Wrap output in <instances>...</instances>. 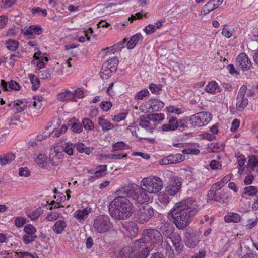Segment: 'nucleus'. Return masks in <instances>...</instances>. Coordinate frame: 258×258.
I'll use <instances>...</instances> for the list:
<instances>
[{"label": "nucleus", "instance_id": "obj_1", "mask_svg": "<svg viewBox=\"0 0 258 258\" xmlns=\"http://www.w3.org/2000/svg\"><path fill=\"white\" fill-rule=\"evenodd\" d=\"M199 210L196 202L191 198L176 203L170 211L169 214L179 229H184L189 223L190 218Z\"/></svg>", "mask_w": 258, "mask_h": 258}, {"label": "nucleus", "instance_id": "obj_2", "mask_svg": "<svg viewBox=\"0 0 258 258\" xmlns=\"http://www.w3.org/2000/svg\"><path fill=\"white\" fill-rule=\"evenodd\" d=\"M118 196L110 203L108 209L109 214L115 219H125L133 213V206L126 198L123 190L117 191Z\"/></svg>", "mask_w": 258, "mask_h": 258}, {"label": "nucleus", "instance_id": "obj_3", "mask_svg": "<svg viewBox=\"0 0 258 258\" xmlns=\"http://www.w3.org/2000/svg\"><path fill=\"white\" fill-rule=\"evenodd\" d=\"M141 185L147 192L152 194L159 192L163 187L162 180L157 176L144 178Z\"/></svg>", "mask_w": 258, "mask_h": 258}, {"label": "nucleus", "instance_id": "obj_4", "mask_svg": "<svg viewBox=\"0 0 258 258\" xmlns=\"http://www.w3.org/2000/svg\"><path fill=\"white\" fill-rule=\"evenodd\" d=\"M174 247L177 253L181 252L183 248V245L181 242L180 235L177 232H174L167 236L165 239L164 248L167 253L172 255L173 254L172 246Z\"/></svg>", "mask_w": 258, "mask_h": 258}, {"label": "nucleus", "instance_id": "obj_5", "mask_svg": "<svg viewBox=\"0 0 258 258\" xmlns=\"http://www.w3.org/2000/svg\"><path fill=\"white\" fill-rule=\"evenodd\" d=\"M112 223L107 215H100L94 220L93 228L97 233L103 234L108 231L112 227Z\"/></svg>", "mask_w": 258, "mask_h": 258}, {"label": "nucleus", "instance_id": "obj_6", "mask_svg": "<svg viewBox=\"0 0 258 258\" xmlns=\"http://www.w3.org/2000/svg\"><path fill=\"white\" fill-rule=\"evenodd\" d=\"M123 191L124 195H126L127 197L130 198L136 204H144L149 200V197L143 187L131 188L126 191H125L123 188Z\"/></svg>", "mask_w": 258, "mask_h": 258}, {"label": "nucleus", "instance_id": "obj_7", "mask_svg": "<svg viewBox=\"0 0 258 258\" xmlns=\"http://www.w3.org/2000/svg\"><path fill=\"white\" fill-rule=\"evenodd\" d=\"M147 240L144 237L135 241L132 247L139 258H146L149 253V249L147 245Z\"/></svg>", "mask_w": 258, "mask_h": 258}, {"label": "nucleus", "instance_id": "obj_8", "mask_svg": "<svg viewBox=\"0 0 258 258\" xmlns=\"http://www.w3.org/2000/svg\"><path fill=\"white\" fill-rule=\"evenodd\" d=\"M211 114L206 112H198L190 117V122L194 126H202L211 120Z\"/></svg>", "mask_w": 258, "mask_h": 258}, {"label": "nucleus", "instance_id": "obj_9", "mask_svg": "<svg viewBox=\"0 0 258 258\" xmlns=\"http://www.w3.org/2000/svg\"><path fill=\"white\" fill-rule=\"evenodd\" d=\"M144 236L148 237L149 241L152 244H161L163 242V238L161 232L155 229H147L144 230Z\"/></svg>", "mask_w": 258, "mask_h": 258}, {"label": "nucleus", "instance_id": "obj_10", "mask_svg": "<svg viewBox=\"0 0 258 258\" xmlns=\"http://www.w3.org/2000/svg\"><path fill=\"white\" fill-rule=\"evenodd\" d=\"M247 89V86L244 85L241 87L238 91L236 97V106L239 111H242L248 104V100L245 97Z\"/></svg>", "mask_w": 258, "mask_h": 258}, {"label": "nucleus", "instance_id": "obj_11", "mask_svg": "<svg viewBox=\"0 0 258 258\" xmlns=\"http://www.w3.org/2000/svg\"><path fill=\"white\" fill-rule=\"evenodd\" d=\"M153 209L148 206H144L140 208L138 211V220L140 223L148 221L154 215Z\"/></svg>", "mask_w": 258, "mask_h": 258}, {"label": "nucleus", "instance_id": "obj_12", "mask_svg": "<svg viewBox=\"0 0 258 258\" xmlns=\"http://www.w3.org/2000/svg\"><path fill=\"white\" fill-rule=\"evenodd\" d=\"M25 234L23 236V240L25 244H28L37 238L36 229L31 224H27L24 228Z\"/></svg>", "mask_w": 258, "mask_h": 258}, {"label": "nucleus", "instance_id": "obj_13", "mask_svg": "<svg viewBox=\"0 0 258 258\" xmlns=\"http://www.w3.org/2000/svg\"><path fill=\"white\" fill-rule=\"evenodd\" d=\"M118 60L116 57L109 59L102 67L101 77L104 78V74L108 75L116 69Z\"/></svg>", "mask_w": 258, "mask_h": 258}, {"label": "nucleus", "instance_id": "obj_14", "mask_svg": "<svg viewBox=\"0 0 258 258\" xmlns=\"http://www.w3.org/2000/svg\"><path fill=\"white\" fill-rule=\"evenodd\" d=\"M185 156L181 154H170L159 160L160 165L177 164L183 161Z\"/></svg>", "mask_w": 258, "mask_h": 258}, {"label": "nucleus", "instance_id": "obj_15", "mask_svg": "<svg viewBox=\"0 0 258 258\" xmlns=\"http://www.w3.org/2000/svg\"><path fill=\"white\" fill-rule=\"evenodd\" d=\"M181 184V178L175 177L169 182L166 187V191L171 196H175L180 191Z\"/></svg>", "mask_w": 258, "mask_h": 258}, {"label": "nucleus", "instance_id": "obj_16", "mask_svg": "<svg viewBox=\"0 0 258 258\" xmlns=\"http://www.w3.org/2000/svg\"><path fill=\"white\" fill-rule=\"evenodd\" d=\"M63 158V154L58 149L54 148L50 149L49 161L52 165L55 166L59 165L62 162Z\"/></svg>", "mask_w": 258, "mask_h": 258}, {"label": "nucleus", "instance_id": "obj_17", "mask_svg": "<svg viewBox=\"0 0 258 258\" xmlns=\"http://www.w3.org/2000/svg\"><path fill=\"white\" fill-rule=\"evenodd\" d=\"M208 195L212 200L219 203L226 202L230 198V194L224 190L218 192H213V190H210Z\"/></svg>", "mask_w": 258, "mask_h": 258}, {"label": "nucleus", "instance_id": "obj_18", "mask_svg": "<svg viewBox=\"0 0 258 258\" xmlns=\"http://www.w3.org/2000/svg\"><path fill=\"white\" fill-rule=\"evenodd\" d=\"M236 65L242 71H247L250 69L252 64L246 54L241 53L236 58Z\"/></svg>", "mask_w": 258, "mask_h": 258}, {"label": "nucleus", "instance_id": "obj_19", "mask_svg": "<svg viewBox=\"0 0 258 258\" xmlns=\"http://www.w3.org/2000/svg\"><path fill=\"white\" fill-rule=\"evenodd\" d=\"M185 237V244L189 248L196 247L200 241L199 236L194 232H187Z\"/></svg>", "mask_w": 258, "mask_h": 258}, {"label": "nucleus", "instance_id": "obj_20", "mask_svg": "<svg viewBox=\"0 0 258 258\" xmlns=\"http://www.w3.org/2000/svg\"><path fill=\"white\" fill-rule=\"evenodd\" d=\"M168 118V123L162 125L159 128L160 131L162 132L173 131L177 128L179 124L177 118L175 116H170Z\"/></svg>", "mask_w": 258, "mask_h": 258}, {"label": "nucleus", "instance_id": "obj_21", "mask_svg": "<svg viewBox=\"0 0 258 258\" xmlns=\"http://www.w3.org/2000/svg\"><path fill=\"white\" fill-rule=\"evenodd\" d=\"M22 32L24 35L31 38L33 34L39 35L42 32V28L37 25H31L28 28H25L22 30Z\"/></svg>", "mask_w": 258, "mask_h": 258}, {"label": "nucleus", "instance_id": "obj_22", "mask_svg": "<svg viewBox=\"0 0 258 258\" xmlns=\"http://www.w3.org/2000/svg\"><path fill=\"white\" fill-rule=\"evenodd\" d=\"M1 83L3 89L5 91L19 90L21 88L20 84L13 80L9 81L8 84L5 80H1Z\"/></svg>", "mask_w": 258, "mask_h": 258}, {"label": "nucleus", "instance_id": "obj_23", "mask_svg": "<svg viewBox=\"0 0 258 258\" xmlns=\"http://www.w3.org/2000/svg\"><path fill=\"white\" fill-rule=\"evenodd\" d=\"M90 212L91 208L87 207L83 210L76 211L74 213V217L81 223L88 217Z\"/></svg>", "mask_w": 258, "mask_h": 258}, {"label": "nucleus", "instance_id": "obj_24", "mask_svg": "<svg viewBox=\"0 0 258 258\" xmlns=\"http://www.w3.org/2000/svg\"><path fill=\"white\" fill-rule=\"evenodd\" d=\"M57 99L60 101H73L74 99L73 92L69 90H66L64 92H61L57 95Z\"/></svg>", "mask_w": 258, "mask_h": 258}, {"label": "nucleus", "instance_id": "obj_25", "mask_svg": "<svg viewBox=\"0 0 258 258\" xmlns=\"http://www.w3.org/2000/svg\"><path fill=\"white\" fill-rule=\"evenodd\" d=\"M16 157L15 155L13 153H8L0 155V164L4 166L9 164L14 160Z\"/></svg>", "mask_w": 258, "mask_h": 258}, {"label": "nucleus", "instance_id": "obj_26", "mask_svg": "<svg viewBox=\"0 0 258 258\" xmlns=\"http://www.w3.org/2000/svg\"><path fill=\"white\" fill-rule=\"evenodd\" d=\"M66 226V222L63 220H60L55 222L52 229L55 233L60 234L63 232Z\"/></svg>", "mask_w": 258, "mask_h": 258}, {"label": "nucleus", "instance_id": "obj_27", "mask_svg": "<svg viewBox=\"0 0 258 258\" xmlns=\"http://www.w3.org/2000/svg\"><path fill=\"white\" fill-rule=\"evenodd\" d=\"M98 124L103 131H108L114 128V125L110 121L105 119L103 117H99Z\"/></svg>", "mask_w": 258, "mask_h": 258}, {"label": "nucleus", "instance_id": "obj_28", "mask_svg": "<svg viewBox=\"0 0 258 258\" xmlns=\"http://www.w3.org/2000/svg\"><path fill=\"white\" fill-rule=\"evenodd\" d=\"M76 148L77 151L80 153H84L87 155H89L94 150L93 147L86 146L84 144L78 143L75 144Z\"/></svg>", "mask_w": 258, "mask_h": 258}, {"label": "nucleus", "instance_id": "obj_29", "mask_svg": "<svg viewBox=\"0 0 258 258\" xmlns=\"http://www.w3.org/2000/svg\"><path fill=\"white\" fill-rule=\"evenodd\" d=\"M249 169L258 172V156H251L248 160Z\"/></svg>", "mask_w": 258, "mask_h": 258}, {"label": "nucleus", "instance_id": "obj_30", "mask_svg": "<svg viewBox=\"0 0 258 258\" xmlns=\"http://www.w3.org/2000/svg\"><path fill=\"white\" fill-rule=\"evenodd\" d=\"M205 91L211 94H215L219 92L218 84L215 81H211L206 86Z\"/></svg>", "mask_w": 258, "mask_h": 258}, {"label": "nucleus", "instance_id": "obj_31", "mask_svg": "<svg viewBox=\"0 0 258 258\" xmlns=\"http://www.w3.org/2000/svg\"><path fill=\"white\" fill-rule=\"evenodd\" d=\"M47 156L44 154H39L35 159L36 163L40 167L44 168L47 164Z\"/></svg>", "mask_w": 258, "mask_h": 258}, {"label": "nucleus", "instance_id": "obj_32", "mask_svg": "<svg viewBox=\"0 0 258 258\" xmlns=\"http://www.w3.org/2000/svg\"><path fill=\"white\" fill-rule=\"evenodd\" d=\"M225 221L227 222L238 223L241 220L240 216L235 213H230L225 217Z\"/></svg>", "mask_w": 258, "mask_h": 258}, {"label": "nucleus", "instance_id": "obj_33", "mask_svg": "<svg viewBox=\"0 0 258 258\" xmlns=\"http://www.w3.org/2000/svg\"><path fill=\"white\" fill-rule=\"evenodd\" d=\"M142 38V35L140 34H136L133 35L126 44L127 48L130 49L134 48L140 39Z\"/></svg>", "mask_w": 258, "mask_h": 258}, {"label": "nucleus", "instance_id": "obj_34", "mask_svg": "<svg viewBox=\"0 0 258 258\" xmlns=\"http://www.w3.org/2000/svg\"><path fill=\"white\" fill-rule=\"evenodd\" d=\"M164 103L157 99H152L150 101V107L154 111H158L162 109Z\"/></svg>", "mask_w": 258, "mask_h": 258}, {"label": "nucleus", "instance_id": "obj_35", "mask_svg": "<svg viewBox=\"0 0 258 258\" xmlns=\"http://www.w3.org/2000/svg\"><path fill=\"white\" fill-rule=\"evenodd\" d=\"M160 231L163 233V234L166 237L171 233H174L173 228L171 226L169 223H165L160 228Z\"/></svg>", "mask_w": 258, "mask_h": 258}, {"label": "nucleus", "instance_id": "obj_36", "mask_svg": "<svg viewBox=\"0 0 258 258\" xmlns=\"http://www.w3.org/2000/svg\"><path fill=\"white\" fill-rule=\"evenodd\" d=\"M151 119L148 118V114L141 115L139 118V125L142 127L147 129L149 127Z\"/></svg>", "mask_w": 258, "mask_h": 258}, {"label": "nucleus", "instance_id": "obj_37", "mask_svg": "<svg viewBox=\"0 0 258 258\" xmlns=\"http://www.w3.org/2000/svg\"><path fill=\"white\" fill-rule=\"evenodd\" d=\"M217 7L215 6V4L212 2L211 0L209 1L206 5L204 6L202 9V13L204 14H207L214 10Z\"/></svg>", "mask_w": 258, "mask_h": 258}, {"label": "nucleus", "instance_id": "obj_38", "mask_svg": "<svg viewBox=\"0 0 258 258\" xmlns=\"http://www.w3.org/2000/svg\"><path fill=\"white\" fill-rule=\"evenodd\" d=\"M107 170V165H102L97 166V170L94 172V175L96 178H100L105 174Z\"/></svg>", "mask_w": 258, "mask_h": 258}, {"label": "nucleus", "instance_id": "obj_39", "mask_svg": "<svg viewBox=\"0 0 258 258\" xmlns=\"http://www.w3.org/2000/svg\"><path fill=\"white\" fill-rule=\"evenodd\" d=\"M208 148L210 152H219L223 149L224 146L222 144L213 143L210 144V145H209Z\"/></svg>", "mask_w": 258, "mask_h": 258}, {"label": "nucleus", "instance_id": "obj_40", "mask_svg": "<svg viewBox=\"0 0 258 258\" xmlns=\"http://www.w3.org/2000/svg\"><path fill=\"white\" fill-rule=\"evenodd\" d=\"M75 147H76L75 144H73L70 143H66L62 146L63 151L69 155H72L74 153V148Z\"/></svg>", "mask_w": 258, "mask_h": 258}, {"label": "nucleus", "instance_id": "obj_41", "mask_svg": "<svg viewBox=\"0 0 258 258\" xmlns=\"http://www.w3.org/2000/svg\"><path fill=\"white\" fill-rule=\"evenodd\" d=\"M6 47L12 51H15L18 46V42L14 40H9L6 42Z\"/></svg>", "mask_w": 258, "mask_h": 258}, {"label": "nucleus", "instance_id": "obj_42", "mask_svg": "<svg viewBox=\"0 0 258 258\" xmlns=\"http://www.w3.org/2000/svg\"><path fill=\"white\" fill-rule=\"evenodd\" d=\"M158 200L159 202L164 206H166L170 201V198L168 195L165 192H161L159 195Z\"/></svg>", "mask_w": 258, "mask_h": 258}, {"label": "nucleus", "instance_id": "obj_43", "mask_svg": "<svg viewBox=\"0 0 258 258\" xmlns=\"http://www.w3.org/2000/svg\"><path fill=\"white\" fill-rule=\"evenodd\" d=\"M30 78L32 84V89L33 90H36L40 86L39 79L34 75H31Z\"/></svg>", "mask_w": 258, "mask_h": 258}, {"label": "nucleus", "instance_id": "obj_44", "mask_svg": "<svg viewBox=\"0 0 258 258\" xmlns=\"http://www.w3.org/2000/svg\"><path fill=\"white\" fill-rule=\"evenodd\" d=\"M36 59L38 60L37 65L40 69L44 68L45 64L48 61L47 57L43 56L42 55L37 57Z\"/></svg>", "mask_w": 258, "mask_h": 258}, {"label": "nucleus", "instance_id": "obj_45", "mask_svg": "<svg viewBox=\"0 0 258 258\" xmlns=\"http://www.w3.org/2000/svg\"><path fill=\"white\" fill-rule=\"evenodd\" d=\"M148 118L154 121H161L164 119V114L163 113L149 114Z\"/></svg>", "mask_w": 258, "mask_h": 258}, {"label": "nucleus", "instance_id": "obj_46", "mask_svg": "<svg viewBox=\"0 0 258 258\" xmlns=\"http://www.w3.org/2000/svg\"><path fill=\"white\" fill-rule=\"evenodd\" d=\"M258 192L257 188L253 186H247L244 189V194L249 196H254Z\"/></svg>", "mask_w": 258, "mask_h": 258}, {"label": "nucleus", "instance_id": "obj_47", "mask_svg": "<svg viewBox=\"0 0 258 258\" xmlns=\"http://www.w3.org/2000/svg\"><path fill=\"white\" fill-rule=\"evenodd\" d=\"M149 94V92L147 89L142 90L136 93L135 99L136 100H142L144 97L147 96Z\"/></svg>", "mask_w": 258, "mask_h": 258}, {"label": "nucleus", "instance_id": "obj_48", "mask_svg": "<svg viewBox=\"0 0 258 258\" xmlns=\"http://www.w3.org/2000/svg\"><path fill=\"white\" fill-rule=\"evenodd\" d=\"M82 123L85 130H92L94 127L93 122L89 118H84L82 120Z\"/></svg>", "mask_w": 258, "mask_h": 258}, {"label": "nucleus", "instance_id": "obj_49", "mask_svg": "<svg viewBox=\"0 0 258 258\" xmlns=\"http://www.w3.org/2000/svg\"><path fill=\"white\" fill-rule=\"evenodd\" d=\"M16 255L20 258H37L36 255H34L29 252H16Z\"/></svg>", "mask_w": 258, "mask_h": 258}, {"label": "nucleus", "instance_id": "obj_50", "mask_svg": "<svg viewBox=\"0 0 258 258\" xmlns=\"http://www.w3.org/2000/svg\"><path fill=\"white\" fill-rule=\"evenodd\" d=\"M126 144L123 141L117 142L112 145L113 151L122 150L125 149Z\"/></svg>", "mask_w": 258, "mask_h": 258}, {"label": "nucleus", "instance_id": "obj_51", "mask_svg": "<svg viewBox=\"0 0 258 258\" xmlns=\"http://www.w3.org/2000/svg\"><path fill=\"white\" fill-rule=\"evenodd\" d=\"M162 85L160 84H151L149 87L150 90L154 94H159L162 89Z\"/></svg>", "mask_w": 258, "mask_h": 258}, {"label": "nucleus", "instance_id": "obj_52", "mask_svg": "<svg viewBox=\"0 0 258 258\" xmlns=\"http://www.w3.org/2000/svg\"><path fill=\"white\" fill-rule=\"evenodd\" d=\"M258 223V218H255L253 219H249L247 221V223L246 225V229L250 230L252 229L254 227H255Z\"/></svg>", "mask_w": 258, "mask_h": 258}, {"label": "nucleus", "instance_id": "obj_53", "mask_svg": "<svg viewBox=\"0 0 258 258\" xmlns=\"http://www.w3.org/2000/svg\"><path fill=\"white\" fill-rule=\"evenodd\" d=\"M73 95L74 96L73 101L76 102V98L81 99L83 98L84 91L82 89L78 88L73 92Z\"/></svg>", "mask_w": 258, "mask_h": 258}, {"label": "nucleus", "instance_id": "obj_54", "mask_svg": "<svg viewBox=\"0 0 258 258\" xmlns=\"http://www.w3.org/2000/svg\"><path fill=\"white\" fill-rule=\"evenodd\" d=\"M222 35L226 38H230L231 37L233 33V30L229 28L228 26H225L221 32Z\"/></svg>", "mask_w": 258, "mask_h": 258}, {"label": "nucleus", "instance_id": "obj_55", "mask_svg": "<svg viewBox=\"0 0 258 258\" xmlns=\"http://www.w3.org/2000/svg\"><path fill=\"white\" fill-rule=\"evenodd\" d=\"M31 172L27 167H21L19 169V175L20 176H24L25 177L30 175Z\"/></svg>", "mask_w": 258, "mask_h": 258}, {"label": "nucleus", "instance_id": "obj_56", "mask_svg": "<svg viewBox=\"0 0 258 258\" xmlns=\"http://www.w3.org/2000/svg\"><path fill=\"white\" fill-rule=\"evenodd\" d=\"M71 129L74 133H79L83 131L82 124L80 123L74 122L71 126Z\"/></svg>", "mask_w": 258, "mask_h": 258}, {"label": "nucleus", "instance_id": "obj_57", "mask_svg": "<svg viewBox=\"0 0 258 258\" xmlns=\"http://www.w3.org/2000/svg\"><path fill=\"white\" fill-rule=\"evenodd\" d=\"M127 42V39L125 38L123 41L119 42L113 45L115 52L121 51V50L124 47L125 43Z\"/></svg>", "mask_w": 258, "mask_h": 258}, {"label": "nucleus", "instance_id": "obj_58", "mask_svg": "<svg viewBox=\"0 0 258 258\" xmlns=\"http://www.w3.org/2000/svg\"><path fill=\"white\" fill-rule=\"evenodd\" d=\"M210 168L212 170H218L221 168V164L218 161L213 160L211 161L210 165Z\"/></svg>", "mask_w": 258, "mask_h": 258}, {"label": "nucleus", "instance_id": "obj_59", "mask_svg": "<svg viewBox=\"0 0 258 258\" xmlns=\"http://www.w3.org/2000/svg\"><path fill=\"white\" fill-rule=\"evenodd\" d=\"M100 107L103 110L107 111L112 107V103L110 101H102Z\"/></svg>", "mask_w": 258, "mask_h": 258}, {"label": "nucleus", "instance_id": "obj_60", "mask_svg": "<svg viewBox=\"0 0 258 258\" xmlns=\"http://www.w3.org/2000/svg\"><path fill=\"white\" fill-rule=\"evenodd\" d=\"M59 214L57 212H51L46 216V219L49 221H53L57 219L59 217Z\"/></svg>", "mask_w": 258, "mask_h": 258}, {"label": "nucleus", "instance_id": "obj_61", "mask_svg": "<svg viewBox=\"0 0 258 258\" xmlns=\"http://www.w3.org/2000/svg\"><path fill=\"white\" fill-rule=\"evenodd\" d=\"M144 30L147 35L152 34L156 30L155 25L153 24H149L145 27Z\"/></svg>", "mask_w": 258, "mask_h": 258}, {"label": "nucleus", "instance_id": "obj_62", "mask_svg": "<svg viewBox=\"0 0 258 258\" xmlns=\"http://www.w3.org/2000/svg\"><path fill=\"white\" fill-rule=\"evenodd\" d=\"M76 61L75 59L72 58H69L64 62L62 64V68L64 69L66 67L71 68L75 63Z\"/></svg>", "mask_w": 258, "mask_h": 258}, {"label": "nucleus", "instance_id": "obj_63", "mask_svg": "<svg viewBox=\"0 0 258 258\" xmlns=\"http://www.w3.org/2000/svg\"><path fill=\"white\" fill-rule=\"evenodd\" d=\"M182 152L183 154H194V155H197V154H198L200 153V150L198 149H195V148L190 149V148H189V149H186L182 150Z\"/></svg>", "mask_w": 258, "mask_h": 258}, {"label": "nucleus", "instance_id": "obj_64", "mask_svg": "<svg viewBox=\"0 0 258 258\" xmlns=\"http://www.w3.org/2000/svg\"><path fill=\"white\" fill-rule=\"evenodd\" d=\"M15 225L17 227H21L26 223V220L23 217H17L15 220Z\"/></svg>", "mask_w": 258, "mask_h": 258}]
</instances>
